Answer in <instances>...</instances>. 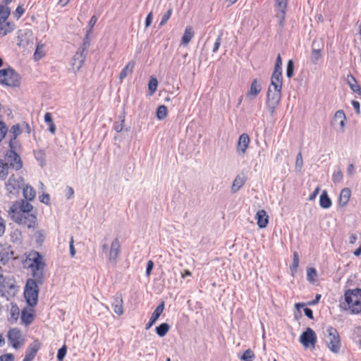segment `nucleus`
I'll return each mask as SVG.
<instances>
[{
    "instance_id": "1",
    "label": "nucleus",
    "mask_w": 361,
    "mask_h": 361,
    "mask_svg": "<svg viewBox=\"0 0 361 361\" xmlns=\"http://www.w3.org/2000/svg\"><path fill=\"white\" fill-rule=\"evenodd\" d=\"M23 195L25 200H20L13 202L8 210L11 219L16 224L35 229L37 225L36 215L32 213L33 206L29 202L35 197V190L30 185L23 187Z\"/></svg>"
},
{
    "instance_id": "2",
    "label": "nucleus",
    "mask_w": 361,
    "mask_h": 361,
    "mask_svg": "<svg viewBox=\"0 0 361 361\" xmlns=\"http://www.w3.org/2000/svg\"><path fill=\"white\" fill-rule=\"evenodd\" d=\"M345 302L341 305L345 310H349L351 314H357L361 312V289L354 288L345 290Z\"/></svg>"
},
{
    "instance_id": "3",
    "label": "nucleus",
    "mask_w": 361,
    "mask_h": 361,
    "mask_svg": "<svg viewBox=\"0 0 361 361\" xmlns=\"http://www.w3.org/2000/svg\"><path fill=\"white\" fill-rule=\"evenodd\" d=\"M324 338L328 348L334 353H338L341 342L337 329L331 326H328L324 331Z\"/></svg>"
},
{
    "instance_id": "4",
    "label": "nucleus",
    "mask_w": 361,
    "mask_h": 361,
    "mask_svg": "<svg viewBox=\"0 0 361 361\" xmlns=\"http://www.w3.org/2000/svg\"><path fill=\"white\" fill-rule=\"evenodd\" d=\"M0 84L7 87H18L20 75L12 68L0 70Z\"/></svg>"
},
{
    "instance_id": "5",
    "label": "nucleus",
    "mask_w": 361,
    "mask_h": 361,
    "mask_svg": "<svg viewBox=\"0 0 361 361\" xmlns=\"http://www.w3.org/2000/svg\"><path fill=\"white\" fill-rule=\"evenodd\" d=\"M39 291V287L34 281L27 280L24 289V296L30 307H33L37 305Z\"/></svg>"
},
{
    "instance_id": "6",
    "label": "nucleus",
    "mask_w": 361,
    "mask_h": 361,
    "mask_svg": "<svg viewBox=\"0 0 361 361\" xmlns=\"http://www.w3.org/2000/svg\"><path fill=\"white\" fill-rule=\"evenodd\" d=\"M281 99V92L273 91L269 87L267 95L266 106L271 116H274L276 110Z\"/></svg>"
},
{
    "instance_id": "7",
    "label": "nucleus",
    "mask_w": 361,
    "mask_h": 361,
    "mask_svg": "<svg viewBox=\"0 0 361 361\" xmlns=\"http://www.w3.org/2000/svg\"><path fill=\"white\" fill-rule=\"evenodd\" d=\"M8 342L15 349L20 348L25 343L22 332L17 328L11 329L7 333Z\"/></svg>"
},
{
    "instance_id": "8",
    "label": "nucleus",
    "mask_w": 361,
    "mask_h": 361,
    "mask_svg": "<svg viewBox=\"0 0 361 361\" xmlns=\"http://www.w3.org/2000/svg\"><path fill=\"white\" fill-rule=\"evenodd\" d=\"M24 179L21 176H11L6 183V190L9 194L16 195L21 188L24 186Z\"/></svg>"
},
{
    "instance_id": "9",
    "label": "nucleus",
    "mask_w": 361,
    "mask_h": 361,
    "mask_svg": "<svg viewBox=\"0 0 361 361\" xmlns=\"http://www.w3.org/2000/svg\"><path fill=\"white\" fill-rule=\"evenodd\" d=\"M299 340L305 348H314L317 337L315 332L311 328L308 327L302 333Z\"/></svg>"
},
{
    "instance_id": "10",
    "label": "nucleus",
    "mask_w": 361,
    "mask_h": 361,
    "mask_svg": "<svg viewBox=\"0 0 361 361\" xmlns=\"http://www.w3.org/2000/svg\"><path fill=\"white\" fill-rule=\"evenodd\" d=\"M6 164L12 169L18 171L23 167V161L20 156L14 150H8L5 157Z\"/></svg>"
},
{
    "instance_id": "11",
    "label": "nucleus",
    "mask_w": 361,
    "mask_h": 361,
    "mask_svg": "<svg viewBox=\"0 0 361 361\" xmlns=\"http://www.w3.org/2000/svg\"><path fill=\"white\" fill-rule=\"evenodd\" d=\"M121 252V244L118 238L113 240L111 243L110 249L109 250L106 257L108 262L115 265L117 263V259Z\"/></svg>"
},
{
    "instance_id": "12",
    "label": "nucleus",
    "mask_w": 361,
    "mask_h": 361,
    "mask_svg": "<svg viewBox=\"0 0 361 361\" xmlns=\"http://www.w3.org/2000/svg\"><path fill=\"white\" fill-rule=\"evenodd\" d=\"M288 0H275L276 18L279 20L280 26L283 27L286 18Z\"/></svg>"
},
{
    "instance_id": "13",
    "label": "nucleus",
    "mask_w": 361,
    "mask_h": 361,
    "mask_svg": "<svg viewBox=\"0 0 361 361\" xmlns=\"http://www.w3.org/2000/svg\"><path fill=\"white\" fill-rule=\"evenodd\" d=\"M15 280L13 276L6 274H5L1 267H0V290H12L14 286Z\"/></svg>"
},
{
    "instance_id": "14",
    "label": "nucleus",
    "mask_w": 361,
    "mask_h": 361,
    "mask_svg": "<svg viewBox=\"0 0 361 361\" xmlns=\"http://www.w3.org/2000/svg\"><path fill=\"white\" fill-rule=\"evenodd\" d=\"M29 259L31 261L30 264V269H44L45 262L39 252L34 251L30 253Z\"/></svg>"
},
{
    "instance_id": "15",
    "label": "nucleus",
    "mask_w": 361,
    "mask_h": 361,
    "mask_svg": "<svg viewBox=\"0 0 361 361\" xmlns=\"http://www.w3.org/2000/svg\"><path fill=\"white\" fill-rule=\"evenodd\" d=\"M39 348L40 343L37 340L34 341L27 346L23 361H32Z\"/></svg>"
},
{
    "instance_id": "16",
    "label": "nucleus",
    "mask_w": 361,
    "mask_h": 361,
    "mask_svg": "<svg viewBox=\"0 0 361 361\" xmlns=\"http://www.w3.org/2000/svg\"><path fill=\"white\" fill-rule=\"evenodd\" d=\"M250 142V137L247 133H243L240 135L236 147V150L240 155L245 154Z\"/></svg>"
},
{
    "instance_id": "17",
    "label": "nucleus",
    "mask_w": 361,
    "mask_h": 361,
    "mask_svg": "<svg viewBox=\"0 0 361 361\" xmlns=\"http://www.w3.org/2000/svg\"><path fill=\"white\" fill-rule=\"evenodd\" d=\"M123 300L122 294L121 293H116L111 302V306L114 309V312L118 315H122L123 314Z\"/></svg>"
},
{
    "instance_id": "18",
    "label": "nucleus",
    "mask_w": 361,
    "mask_h": 361,
    "mask_svg": "<svg viewBox=\"0 0 361 361\" xmlns=\"http://www.w3.org/2000/svg\"><path fill=\"white\" fill-rule=\"evenodd\" d=\"M164 309V302L162 301L153 312L149 322L145 325V329H149L157 321Z\"/></svg>"
},
{
    "instance_id": "19",
    "label": "nucleus",
    "mask_w": 361,
    "mask_h": 361,
    "mask_svg": "<svg viewBox=\"0 0 361 361\" xmlns=\"http://www.w3.org/2000/svg\"><path fill=\"white\" fill-rule=\"evenodd\" d=\"M87 52L82 51L80 49H78L76 53L73 57V68H75L76 71H79L80 68L82 66L85 60L86 59Z\"/></svg>"
},
{
    "instance_id": "20",
    "label": "nucleus",
    "mask_w": 361,
    "mask_h": 361,
    "mask_svg": "<svg viewBox=\"0 0 361 361\" xmlns=\"http://www.w3.org/2000/svg\"><path fill=\"white\" fill-rule=\"evenodd\" d=\"M346 117L343 110H338L333 118L332 125L334 126H338L341 130H343L345 124Z\"/></svg>"
},
{
    "instance_id": "21",
    "label": "nucleus",
    "mask_w": 361,
    "mask_h": 361,
    "mask_svg": "<svg viewBox=\"0 0 361 361\" xmlns=\"http://www.w3.org/2000/svg\"><path fill=\"white\" fill-rule=\"evenodd\" d=\"M262 90V85L257 79H254L250 85L249 91L246 94V97L250 99L255 98Z\"/></svg>"
},
{
    "instance_id": "22",
    "label": "nucleus",
    "mask_w": 361,
    "mask_h": 361,
    "mask_svg": "<svg viewBox=\"0 0 361 361\" xmlns=\"http://www.w3.org/2000/svg\"><path fill=\"white\" fill-rule=\"evenodd\" d=\"M255 219H257V224L259 228H264L267 227L269 223V216L265 210H259L255 215Z\"/></svg>"
},
{
    "instance_id": "23",
    "label": "nucleus",
    "mask_w": 361,
    "mask_h": 361,
    "mask_svg": "<svg viewBox=\"0 0 361 361\" xmlns=\"http://www.w3.org/2000/svg\"><path fill=\"white\" fill-rule=\"evenodd\" d=\"M351 190L348 188H345L341 190L338 197V204L341 207H345L350 198Z\"/></svg>"
},
{
    "instance_id": "24",
    "label": "nucleus",
    "mask_w": 361,
    "mask_h": 361,
    "mask_svg": "<svg viewBox=\"0 0 361 361\" xmlns=\"http://www.w3.org/2000/svg\"><path fill=\"white\" fill-rule=\"evenodd\" d=\"M245 182L246 178L243 174L236 176L231 185V192L233 193L237 192L245 185Z\"/></svg>"
},
{
    "instance_id": "25",
    "label": "nucleus",
    "mask_w": 361,
    "mask_h": 361,
    "mask_svg": "<svg viewBox=\"0 0 361 361\" xmlns=\"http://www.w3.org/2000/svg\"><path fill=\"white\" fill-rule=\"evenodd\" d=\"M32 279H28L27 280L34 281L37 286L42 285L45 279L44 269H32Z\"/></svg>"
},
{
    "instance_id": "26",
    "label": "nucleus",
    "mask_w": 361,
    "mask_h": 361,
    "mask_svg": "<svg viewBox=\"0 0 361 361\" xmlns=\"http://www.w3.org/2000/svg\"><path fill=\"white\" fill-rule=\"evenodd\" d=\"M332 204L331 200L326 190H324L319 197V205L323 209H329Z\"/></svg>"
},
{
    "instance_id": "27",
    "label": "nucleus",
    "mask_w": 361,
    "mask_h": 361,
    "mask_svg": "<svg viewBox=\"0 0 361 361\" xmlns=\"http://www.w3.org/2000/svg\"><path fill=\"white\" fill-rule=\"evenodd\" d=\"M347 82L353 92L361 95V87L357 85L355 78L351 74L348 75Z\"/></svg>"
},
{
    "instance_id": "28",
    "label": "nucleus",
    "mask_w": 361,
    "mask_h": 361,
    "mask_svg": "<svg viewBox=\"0 0 361 361\" xmlns=\"http://www.w3.org/2000/svg\"><path fill=\"white\" fill-rule=\"evenodd\" d=\"M34 156L40 166L43 167L46 165V153L44 149L34 150Z\"/></svg>"
},
{
    "instance_id": "29",
    "label": "nucleus",
    "mask_w": 361,
    "mask_h": 361,
    "mask_svg": "<svg viewBox=\"0 0 361 361\" xmlns=\"http://www.w3.org/2000/svg\"><path fill=\"white\" fill-rule=\"evenodd\" d=\"M135 67V62L133 61H129L127 65L122 69L120 73L119 79L123 80L129 73H132Z\"/></svg>"
},
{
    "instance_id": "30",
    "label": "nucleus",
    "mask_w": 361,
    "mask_h": 361,
    "mask_svg": "<svg viewBox=\"0 0 361 361\" xmlns=\"http://www.w3.org/2000/svg\"><path fill=\"white\" fill-rule=\"evenodd\" d=\"M170 328L168 323H161L155 328V332L159 337H164L169 331Z\"/></svg>"
},
{
    "instance_id": "31",
    "label": "nucleus",
    "mask_w": 361,
    "mask_h": 361,
    "mask_svg": "<svg viewBox=\"0 0 361 361\" xmlns=\"http://www.w3.org/2000/svg\"><path fill=\"white\" fill-rule=\"evenodd\" d=\"M32 311H27L24 309L21 312V320L22 322L26 325L30 324L34 319V314Z\"/></svg>"
},
{
    "instance_id": "32",
    "label": "nucleus",
    "mask_w": 361,
    "mask_h": 361,
    "mask_svg": "<svg viewBox=\"0 0 361 361\" xmlns=\"http://www.w3.org/2000/svg\"><path fill=\"white\" fill-rule=\"evenodd\" d=\"M193 35H194V33L192 31L191 27H186L185 29L183 35L181 38V43L183 45H187L192 39Z\"/></svg>"
},
{
    "instance_id": "33",
    "label": "nucleus",
    "mask_w": 361,
    "mask_h": 361,
    "mask_svg": "<svg viewBox=\"0 0 361 361\" xmlns=\"http://www.w3.org/2000/svg\"><path fill=\"white\" fill-rule=\"evenodd\" d=\"M322 54L321 49L318 48L316 49L314 47L312 48L311 56H310V61L314 64H317L318 61L322 59Z\"/></svg>"
},
{
    "instance_id": "34",
    "label": "nucleus",
    "mask_w": 361,
    "mask_h": 361,
    "mask_svg": "<svg viewBox=\"0 0 361 361\" xmlns=\"http://www.w3.org/2000/svg\"><path fill=\"white\" fill-rule=\"evenodd\" d=\"M12 30L13 28L8 22L6 20L0 22V36H5Z\"/></svg>"
},
{
    "instance_id": "35",
    "label": "nucleus",
    "mask_w": 361,
    "mask_h": 361,
    "mask_svg": "<svg viewBox=\"0 0 361 361\" xmlns=\"http://www.w3.org/2000/svg\"><path fill=\"white\" fill-rule=\"evenodd\" d=\"M317 271L315 268L310 267L307 269V279L309 282L313 283L316 281Z\"/></svg>"
},
{
    "instance_id": "36",
    "label": "nucleus",
    "mask_w": 361,
    "mask_h": 361,
    "mask_svg": "<svg viewBox=\"0 0 361 361\" xmlns=\"http://www.w3.org/2000/svg\"><path fill=\"white\" fill-rule=\"evenodd\" d=\"M167 107L165 105H160L157 109V118L158 120H163L167 116Z\"/></svg>"
},
{
    "instance_id": "37",
    "label": "nucleus",
    "mask_w": 361,
    "mask_h": 361,
    "mask_svg": "<svg viewBox=\"0 0 361 361\" xmlns=\"http://www.w3.org/2000/svg\"><path fill=\"white\" fill-rule=\"evenodd\" d=\"M158 81L156 78L151 77L148 83V90L149 95H152L157 91Z\"/></svg>"
},
{
    "instance_id": "38",
    "label": "nucleus",
    "mask_w": 361,
    "mask_h": 361,
    "mask_svg": "<svg viewBox=\"0 0 361 361\" xmlns=\"http://www.w3.org/2000/svg\"><path fill=\"white\" fill-rule=\"evenodd\" d=\"M10 15V9L7 6H0V22L6 21Z\"/></svg>"
},
{
    "instance_id": "39",
    "label": "nucleus",
    "mask_w": 361,
    "mask_h": 361,
    "mask_svg": "<svg viewBox=\"0 0 361 361\" xmlns=\"http://www.w3.org/2000/svg\"><path fill=\"white\" fill-rule=\"evenodd\" d=\"M90 33H88L86 32V35L83 39L82 43L81 46L78 48L79 49L82 50V51H85L87 53V50L90 46Z\"/></svg>"
},
{
    "instance_id": "40",
    "label": "nucleus",
    "mask_w": 361,
    "mask_h": 361,
    "mask_svg": "<svg viewBox=\"0 0 361 361\" xmlns=\"http://www.w3.org/2000/svg\"><path fill=\"white\" fill-rule=\"evenodd\" d=\"M44 45L42 44L38 43L34 53V59L35 61H38L42 59L44 54L43 52Z\"/></svg>"
},
{
    "instance_id": "41",
    "label": "nucleus",
    "mask_w": 361,
    "mask_h": 361,
    "mask_svg": "<svg viewBox=\"0 0 361 361\" xmlns=\"http://www.w3.org/2000/svg\"><path fill=\"white\" fill-rule=\"evenodd\" d=\"M255 358V354L250 349L246 350L243 354L240 357V359L243 361H253Z\"/></svg>"
},
{
    "instance_id": "42",
    "label": "nucleus",
    "mask_w": 361,
    "mask_h": 361,
    "mask_svg": "<svg viewBox=\"0 0 361 361\" xmlns=\"http://www.w3.org/2000/svg\"><path fill=\"white\" fill-rule=\"evenodd\" d=\"M8 166L3 160L0 159V178L5 180L8 176Z\"/></svg>"
},
{
    "instance_id": "43",
    "label": "nucleus",
    "mask_w": 361,
    "mask_h": 361,
    "mask_svg": "<svg viewBox=\"0 0 361 361\" xmlns=\"http://www.w3.org/2000/svg\"><path fill=\"white\" fill-rule=\"evenodd\" d=\"M299 255L297 252H293V263L290 267L292 272L297 271V269L299 266Z\"/></svg>"
},
{
    "instance_id": "44",
    "label": "nucleus",
    "mask_w": 361,
    "mask_h": 361,
    "mask_svg": "<svg viewBox=\"0 0 361 361\" xmlns=\"http://www.w3.org/2000/svg\"><path fill=\"white\" fill-rule=\"evenodd\" d=\"M172 14V8H169L165 13L162 16L161 20L159 23V27L164 25L169 20Z\"/></svg>"
},
{
    "instance_id": "45",
    "label": "nucleus",
    "mask_w": 361,
    "mask_h": 361,
    "mask_svg": "<svg viewBox=\"0 0 361 361\" xmlns=\"http://www.w3.org/2000/svg\"><path fill=\"white\" fill-rule=\"evenodd\" d=\"M294 73V63L293 60H289L286 66V76L288 78L293 77Z\"/></svg>"
},
{
    "instance_id": "46",
    "label": "nucleus",
    "mask_w": 361,
    "mask_h": 361,
    "mask_svg": "<svg viewBox=\"0 0 361 361\" xmlns=\"http://www.w3.org/2000/svg\"><path fill=\"white\" fill-rule=\"evenodd\" d=\"M67 353V348L66 345H63L58 350L56 358L58 361H63Z\"/></svg>"
},
{
    "instance_id": "47",
    "label": "nucleus",
    "mask_w": 361,
    "mask_h": 361,
    "mask_svg": "<svg viewBox=\"0 0 361 361\" xmlns=\"http://www.w3.org/2000/svg\"><path fill=\"white\" fill-rule=\"evenodd\" d=\"M271 81L283 84L282 73L273 72Z\"/></svg>"
},
{
    "instance_id": "48",
    "label": "nucleus",
    "mask_w": 361,
    "mask_h": 361,
    "mask_svg": "<svg viewBox=\"0 0 361 361\" xmlns=\"http://www.w3.org/2000/svg\"><path fill=\"white\" fill-rule=\"evenodd\" d=\"M274 72L282 73V59L280 54L276 57Z\"/></svg>"
},
{
    "instance_id": "49",
    "label": "nucleus",
    "mask_w": 361,
    "mask_h": 361,
    "mask_svg": "<svg viewBox=\"0 0 361 361\" xmlns=\"http://www.w3.org/2000/svg\"><path fill=\"white\" fill-rule=\"evenodd\" d=\"M21 130L18 124L13 125L10 130V133L12 134V137H16L21 133Z\"/></svg>"
},
{
    "instance_id": "50",
    "label": "nucleus",
    "mask_w": 361,
    "mask_h": 361,
    "mask_svg": "<svg viewBox=\"0 0 361 361\" xmlns=\"http://www.w3.org/2000/svg\"><path fill=\"white\" fill-rule=\"evenodd\" d=\"M342 180H343V173L341 172V171L339 170V171L334 173V174L332 176V180L335 184L341 183L342 181Z\"/></svg>"
},
{
    "instance_id": "51",
    "label": "nucleus",
    "mask_w": 361,
    "mask_h": 361,
    "mask_svg": "<svg viewBox=\"0 0 361 361\" xmlns=\"http://www.w3.org/2000/svg\"><path fill=\"white\" fill-rule=\"evenodd\" d=\"M45 238V233L44 231L39 230L35 233V239L37 243L41 244Z\"/></svg>"
},
{
    "instance_id": "52",
    "label": "nucleus",
    "mask_w": 361,
    "mask_h": 361,
    "mask_svg": "<svg viewBox=\"0 0 361 361\" xmlns=\"http://www.w3.org/2000/svg\"><path fill=\"white\" fill-rule=\"evenodd\" d=\"M9 147H10L9 150H14V151L16 150V149L18 147V141L17 140L16 137H11V139L9 140Z\"/></svg>"
},
{
    "instance_id": "53",
    "label": "nucleus",
    "mask_w": 361,
    "mask_h": 361,
    "mask_svg": "<svg viewBox=\"0 0 361 361\" xmlns=\"http://www.w3.org/2000/svg\"><path fill=\"white\" fill-rule=\"evenodd\" d=\"M18 314H19L18 307L16 305H12V307L11 308V318L16 320L18 317Z\"/></svg>"
},
{
    "instance_id": "54",
    "label": "nucleus",
    "mask_w": 361,
    "mask_h": 361,
    "mask_svg": "<svg viewBox=\"0 0 361 361\" xmlns=\"http://www.w3.org/2000/svg\"><path fill=\"white\" fill-rule=\"evenodd\" d=\"M7 127L5 123L2 121H0V141L5 137L7 133Z\"/></svg>"
},
{
    "instance_id": "55",
    "label": "nucleus",
    "mask_w": 361,
    "mask_h": 361,
    "mask_svg": "<svg viewBox=\"0 0 361 361\" xmlns=\"http://www.w3.org/2000/svg\"><path fill=\"white\" fill-rule=\"evenodd\" d=\"M97 21V18L95 16H93L91 17V18L88 23L89 29L87 30V32L91 33L92 29L96 24Z\"/></svg>"
},
{
    "instance_id": "56",
    "label": "nucleus",
    "mask_w": 361,
    "mask_h": 361,
    "mask_svg": "<svg viewBox=\"0 0 361 361\" xmlns=\"http://www.w3.org/2000/svg\"><path fill=\"white\" fill-rule=\"evenodd\" d=\"M24 35L23 34H20L18 35V45L19 47H26L27 44H28V39H24Z\"/></svg>"
},
{
    "instance_id": "57",
    "label": "nucleus",
    "mask_w": 361,
    "mask_h": 361,
    "mask_svg": "<svg viewBox=\"0 0 361 361\" xmlns=\"http://www.w3.org/2000/svg\"><path fill=\"white\" fill-rule=\"evenodd\" d=\"M24 12H25V9L23 8L22 6L19 5V6H18V7L16 8V9L14 12V16L17 19H19L23 16Z\"/></svg>"
},
{
    "instance_id": "58",
    "label": "nucleus",
    "mask_w": 361,
    "mask_h": 361,
    "mask_svg": "<svg viewBox=\"0 0 361 361\" xmlns=\"http://www.w3.org/2000/svg\"><path fill=\"white\" fill-rule=\"evenodd\" d=\"M153 267H154L153 261L149 260L147 263V267H146V276L147 277H149L151 275Z\"/></svg>"
},
{
    "instance_id": "59",
    "label": "nucleus",
    "mask_w": 361,
    "mask_h": 361,
    "mask_svg": "<svg viewBox=\"0 0 361 361\" xmlns=\"http://www.w3.org/2000/svg\"><path fill=\"white\" fill-rule=\"evenodd\" d=\"M14 356L13 354L8 353L0 356V361H13Z\"/></svg>"
},
{
    "instance_id": "60",
    "label": "nucleus",
    "mask_w": 361,
    "mask_h": 361,
    "mask_svg": "<svg viewBox=\"0 0 361 361\" xmlns=\"http://www.w3.org/2000/svg\"><path fill=\"white\" fill-rule=\"evenodd\" d=\"M282 85L283 84L281 83H277L276 82H271V85L269 87H271V88H272L273 87V91H279V92H281L282 90Z\"/></svg>"
},
{
    "instance_id": "61",
    "label": "nucleus",
    "mask_w": 361,
    "mask_h": 361,
    "mask_svg": "<svg viewBox=\"0 0 361 361\" xmlns=\"http://www.w3.org/2000/svg\"><path fill=\"white\" fill-rule=\"evenodd\" d=\"M124 119L121 121V123L116 122L114 125V129L117 132L120 133L123 128Z\"/></svg>"
},
{
    "instance_id": "62",
    "label": "nucleus",
    "mask_w": 361,
    "mask_h": 361,
    "mask_svg": "<svg viewBox=\"0 0 361 361\" xmlns=\"http://www.w3.org/2000/svg\"><path fill=\"white\" fill-rule=\"evenodd\" d=\"M303 165V160L301 152H299L296 157L295 166L301 168Z\"/></svg>"
},
{
    "instance_id": "63",
    "label": "nucleus",
    "mask_w": 361,
    "mask_h": 361,
    "mask_svg": "<svg viewBox=\"0 0 361 361\" xmlns=\"http://www.w3.org/2000/svg\"><path fill=\"white\" fill-rule=\"evenodd\" d=\"M49 195L47 193H44L39 197V201L44 204H49Z\"/></svg>"
},
{
    "instance_id": "64",
    "label": "nucleus",
    "mask_w": 361,
    "mask_h": 361,
    "mask_svg": "<svg viewBox=\"0 0 361 361\" xmlns=\"http://www.w3.org/2000/svg\"><path fill=\"white\" fill-rule=\"evenodd\" d=\"M153 20V14L152 12L149 13L145 19V27H148L151 25Z\"/></svg>"
}]
</instances>
